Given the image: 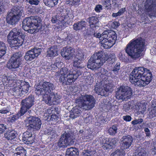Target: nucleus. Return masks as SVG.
Wrapping results in <instances>:
<instances>
[{
  "mask_svg": "<svg viewBox=\"0 0 156 156\" xmlns=\"http://www.w3.org/2000/svg\"><path fill=\"white\" fill-rule=\"evenodd\" d=\"M55 89L54 85L52 83L45 82L37 86L35 92L38 95H43V101L46 104L50 105H55L60 102L61 96L53 92Z\"/></svg>",
  "mask_w": 156,
  "mask_h": 156,
  "instance_id": "1",
  "label": "nucleus"
},
{
  "mask_svg": "<svg viewBox=\"0 0 156 156\" xmlns=\"http://www.w3.org/2000/svg\"><path fill=\"white\" fill-rule=\"evenodd\" d=\"M152 80L150 71L143 67L135 68L129 76L130 82L136 86L143 87L148 84Z\"/></svg>",
  "mask_w": 156,
  "mask_h": 156,
  "instance_id": "2",
  "label": "nucleus"
},
{
  "mask_svg": "<svg viewBox=\"0 0 156 156\" xmlns=\"http://www.w3.org/2000/svg\"><path fill=\"white\" fill-rule=\"evenodd\" d=\"M145 44V40L141 37L135 38L126 45L125 51L132 59L136 60L142 56Z\"/></svg>",
  "mask_w": 156,
  "mask_h": 156,
  "instance_id": "3",
  "label": "nucleus"
},
{
  "mask_svg": "<svg viewBox=\"0 0 156 156\" xmlns=\"http://www.w3.org/2000/svg\"><path fill=\"white\" fill-rule=\"evenodd\" d=\"M81 74L80 70H71L69 71L66 67L64 66L59 69L55 75L60 77L59 80L63 84L69 85L75 81Z\"/></svg>",
  "mask_w": 156,
  "mask_h": 156,
  "instance_id": "4",
  "label": "nucleus"
},
{
  "mask_svg": "<svg viewBox=\"0 0 156 156\" xmlns=\"http://www.w3.org/2000/svg\"><path fill=\"white\" fill-rule=\"evenodd\" d=\"M41 20L39 17L27 18L23 21L22 27L25 31L32 34L38 31L41 28Z\"/></svg>",
  "mask_w": 156,
  "mask_h": 156,
  "instance_id": "5",
  "label": "nucleus"
},
{
  "mask_svg": "<svg viewBox=\"0 0 156 156\" xmlns=\"http://www.w3.org/2000/svg\"><path fill=\"white\" fill-rule=\"evenodd\" d=\"M108 58V55L102 52L95 53L89 60L87 67L92 70L99 68L103 65Z\"/></svg>",
  "mask_w": 156,
  "mask_h": 156,
  "instance_id": "6",
  "label": "nucleus"
},
{
  "mask_svg": "<svg viewBox=\"0 0 156 156\" xmlns=\"http://www.w3.org/2000/svg\"><path fill=\"white\" fill-rule=\"evenodd\" d=\"M101 38V45L104 48L108 49L112 47L117 39V35L112 30L104 31Z\"/></svg>",
  "mask_w": 156,
  "mask_h": 156,
  "instance_id": "7",
  "label": "nucleus"
},
{
  "mask_svg": "<svg viewBox=\"0 0 156 156\" xmlns=\"http://www.w3.org/2000/svg\"><path fill=\"white\" fill-rule=\"evenodd\" d=\"M24 16L23 8L21 6H15L8 14L6 20L9 24L11 25H15L19 20L21 16Z\"/></svg>",
  "mask_w": 156,
  "mask_h": 156,
  "instance_id": "8",
  "label": "nucleus"
},
{
  "mask_svg": "<svg viewBox=\"0 0 156 156\" xmlns=\"http://www.w3.org/2000/svg\"><path fill=\"white\" fill-rule=\"evenodd\" d=\"M104 79L102 80L100 82H98L95 85L94 90L96 93L101 96H107V92L110 90L113 87L112 85L106 80L107 76L104 73H100Z\"/></svg>",
  "mask_w": 156,
  "mask_h": 156,
  "instance_id": "9",
  "label": "nucleus"
},
{
  "mask_svg": "<svg viewBox=\"0 0 156 156\" xmlns=\"http://www.w3.org/2000/svg\"><path fill=\"white\" fill-rule=\"evenodd\" d=\"M21 32L20 30L13 28L7 36V41L11 47H18L22 45L23 38L20 34Z\"/></svg>",
  "mask_w": 156,
  "mask_h": 156,
  "instance_id": "10",
  "label": "nucleus"
},
{
  "mask_svg": "<svg viewBox=\"0 0 156 156\" xmlns=\"http://www.w3.org/2000/svg\"><path fill=\"white\" fill-rule=\"evenodd\" d=\"M95 99L93 96L85 94L76 99V103L82 106L84 110H89L92 108L95 105Z\"/></svg>",
  "mask_w": 156,
  "mask_h": 156,
  "instance_id": "11",
  "label": "nucleus"
},
{
  "mask_svg": "<svg viewBox=\"0 0 156 156\" xmlns=\"http://www.w3.org/2000/svg\"><path fill=\"white\" fill-rule=\"evenodd\" d=\"M22 56L21 53L20 52L13 54L7 64V68L13 71L16 70L22 64V59L21 58Z\"/></svg>",
  "mask_w": 156,
  "mask_h": 156,
  "instance_id": "12",
  "label": "nucleus"
},
{
  "mask_svg": "<svg viewBox=\"0 0 156 156\" xmlns=\"http://www.w3.org/2000/svg\"><path fill=\"white\" fill-rule=\"evenodd\" d=\"M133 93L131 88L128 86H122L117 91L116 98L122 101H126L130 98Z\"/></svg>",
  "mask_w": 156,
  "mask_h": 156,
  "instance_id": "13",
  "label": "nucleus"
},
{
  "mask_svg": "<svg viewBox=\"0 0 156 156\" xmlns=\"http://www.w3.org/2000/svg\"><path fill=\"white\" fill-rule=\"evenodd\" d=\"M28 129L32 131L39 130L41 127V122L38 117L30 116L28 118Z\"/></svg>",
  "mask_w": 156,
  "mask_h": 156,
  "instance_id": "14",
  "label": "nucleus"
},
{
  "mask_svg": "<svg viewBox=\"0 0 156 156\" xmlns=\"http://www.w3.org/2000/svg\"><path fill=\"white\" fill-rule=\"evenodd\" d=\"M34 98L32 95L23 99L21 102L20 110L25 114L28 109H30L34 105Z\"/></svg>",
  "mask_w": 156,
  "mask_h": 156,
  "instance_id": "15",
  "label": "nucleus"
},
{
  "mask_svg": "<svg viewBox=\"0 0 156 156\" xmlns=\"http://www.w3.org/2000/svg\"><path fill=\"white\" fill-rule=\"evenodd\" d=\"M41 49L34 48L28 51L25 54L24 58L26 61H30L37 58L41 53Z\"/></svg>",
  "mask_w": 156,
  "mask_h": 156,
  "instance_id": "16",
  "label": "nucleus"
},
{
  "mask_svg": "<svg viewBox=\"0 0 156 156\" xmlns=\"http://www.w3.org/2000/svg\"><path fill=\"white\" fill-rule=\"evenodd\" d=\"M85 53L83 51L81 50H78L74 58L73 63V66L75 67L79 68L80 65L84 60Z\"/></svg>",
  "mask_w": 156,
  "mask_h": 156,
  "instance_id": "17",
  "label": "nucleus"
},
{
  "mask_svg": "<svg viewBox=\"0 0 156 156\" xmlns=\"http://www.w3.org/2000/svg\"><path fill=\"white\" fill-rule=\"evenodd\" d=\"M72 139L69 133L63 134L58 143V146L60 147H66L71 144Z\"/></svg>",
  "mask_w": 156,
  "mask_h": 156,
  "instance_id": "18",
  "label": "nucleus"
},
{
  "mask_svg": "<svg viewBox=\"0 0 156 156\" xmlns=\"http://www.w3.org/2000/svg\"><path fill=\"white\" fill-rule=\"evenodd\" d=\"M116 143L115 138L109 139L108 138H103L101 142V146L104 150L111 149Z\"/></svg>",
  "mask_w": 156,
  "mask_h": 156,
  "instance_id": "19",
  "label": "nucleus"
},
{
  "mask_svg": "<svg viewBox=\"0 0 156 156\" xmlns=\"http://www.w3.org/2000/svg\"><path fill=\"white\" fill-rule=\"evenodd\" d=\"M62 16L63 18L62 19V24H61V28L70 25L72 22L74 17L72 14L67 13L66 15H65L62 13Z\"/></svg>",
  "mask_w": 156,
  "mask_h": 156,
  "instance_id": "20",
  "label": "nucleus"
},
{
  "mask_svg": "<svg viewBox=\"0 0 156 156\" xmlns=\"http://www.w3.org/2000/svg\"><path fill=\"white\" fill-rule=\"evenodd\" d=\"M74 53V49L71 47L63 48L61 50L62 56L66 59L69 60L71 59Z\"/></svg>",
  "mask_w": 156,
  "mask_h": 156,
  "instance_id": "21",
  "label": "nucleus"
},
{
  "mask_svg": "<svg viewBox=\"0 0 156 156\" xmlns=\"http://www.w3.org/2000/svg\"><path fill=\"white\" fill-rule=\"evenodd\" d=\"M17 135V134L16 131L11 129L6 131L4 134V137L8 140L12 141L14 140Z\"/></svg>",
  "mask_w": 156,
  "mask_h": 156,
  "instance_id": "22",
  "label": "nucleus"
},
{
  "mask_svg": "<svg viewBox=\"0 0 156 156\" xmlns=\"http://www.w3.org/2000/svg\"><path fill=\"white\" fill-rule=\"evenodd\" d=\"M23 139L27 144H31L34 142L33 137L31 132L27 131L23 134Z\"/></svg>",
  "mask_w": 156,
  "mask_h": 156,
  "instance_id": "23",
  "label": "nucleus"
},
{
  "mask_svg": "<svg viewBox=\"0 0 156 156\" xmlns=\"http://www.w3.org/2000/svg\"><path fill=\"white\" fill-rule=\"evenodd\" d=\"M149 117L150 119H152L156 117V102H152L151 108H148Z\"/></svg>",
  "mask_w": 156,
  "mask_h": 156,
  "instance_id": "24",
  "label": "nucleus"
},
{
  "mask_svg": "<svg viewBox=\"0 0 156 156\" xmlns=\"http://www.w3.org/2000/svg\"><path fill=\"white\" fill-rule=\"evenodd\" d=\"M62 16V13H60L58 14L56 16L52 17L51 21L52 23L58 24L59 25V27L61 28V24L63 18Z\"/></svg>",
  "mask_w": 156,
  "mask_h": 156,
  "instance_id": "25",
  "label": "nucleus"
},
{
  "mask_svg": "<svg viewBox=\"0 0 156 156\" xmlns=\"http://www.w3.org/2000/svg\"><path fill=\"white\" fill-rule=\"evenodd\" d=\"M86 25V22L84 21L81 20L74 23L73 26V29L75 30H80L85 27Z\"/></svg>",
  "mask_w": 156,
  "mask_h": 156,
  "instance_id": "26",
  "label": "nucleus"
},
{
  "mask_svg": "<svg viewBox=\"0 0 156 156\" xmlns=\"http://www.w3.org/2000/svg\"><path fill=\"white\" fill-rule=\"evenodd\" d=\"M79 152L76 148L70 147L66 150V156H78Z\"/></svg>",
  "mask_w": 156,
  "mask_h": 156,
  "instance_id": "27",
  "label": "nucleus"
},
{
  "mask_svg": "<svg viewBox=\"0 0 156 156\" xmlns=\"http://www.w3.org/2000/svg\"><path fill=\"white\" fill-rule=\"evenodd\" d=\"M44 133L49 136L51 138H54L56 134L55 129L51 127L46 129L44 131Z\"/></svg>",
  "mask_w": 156,
  "mask_h": 156,
  "instance_id": "28",
  "label": "nucleus"
},
{
  "mask_svg": "<svg viewBox=\"0 0 156 156\" xmlns=\"http://www.w3.org/2000/svg\"><path fill=\"white\" fill-rule=\"evenodd\" d=\"M56 47L53 46L49 48L47 51V55L48 57L55 56L57 55Z\"/></svg>",
  "mask_w": 156,
  "mask_h": 156,
  "instance_id": "29",
  "label": "nucleus"
},
{
  "mask_svg": "<svg viewBox=\"0 0 156 156\" xmlns=\"http://www.w3.org/2000/svg\"><path fill=\"white\" fill-rule=\"evenodd\" d=\"M24 114L20 110L16 114L12 115L9 118V120L12 122H14L18 119L19 117L23 116Z\"/></svg>",
  "mask_w": 156,
  "mask_h": 156,
  "instance_id": "30",
  "label": "nucleus"
},
{
  "mask_svg": "<svg viewBox=\"0 0 156 156\" xmlns=\"http://www.w3.org/2000/svg\"><path fill=\"white\" fill-rule=\"evenodd\" d=\"M16 150L17 152L15 156H26L27 152L23 147H18L16 148Z\"/></svg>",
  "mask_w": 156,
  "mask_h": 156,
  "instance_id": "31",
  "label": "nucleus"
},
{
  "mask_svg": "<svg viewBox=\"0 0 156 156\" xmlns=\"http://www.w3.org/2000/svg\"><path fill=\"white\" fill-rule=\"evenodd\" d=\"M58 0H44L45 5L48 6L52 7L58 3Z\"/></svg>",
  "mask_w": 156,
  "mask_h": 156,
  "instance_id": "32",
  "label": "nucleus"
},
{
  "mask_svg": "<svg viewBox=\"0 0 156 156\" xmlns=\"http://www.w3.org/2000/svg\"><path fill=\"white\" fill-rule=\"evenodd\" d=\"M91 132L88 130H86L84 131L82 139L80 137L79 139L80 140L81 142H83L87 141V140L91 138Z\"/></svg>",
  "mask_w": 156,
  "mask_h": 156,
  "instance_id": "33",
  "label": "nucleus"
},
{
  "mask_svg": "<svg viewBox=\"0 0 156 156\" xmlns=\"http://www.w3.org/2000/svg\"><path fill=\"white\" fill-rule=\"evenodd\" d=\"M6 50L5 44L2 42H0V58L5 54Z\"/></svg>",
  "mask_w": 156,
  "mask_h": 156,
  "instance_id": "34",
  "label": "nucleus"
},
{
  "mask_svg": "<svg viewBox=\"0 0 156 156\" xmlns=\"http://www.w3.org/2000/svg\"><path fill=\"white\" fill-rule=\"evenodd\" d=\"M133 102L128 101L124 104L123 105V109L126 112H128L130 109L133 107Z\"/></svg>",
  "mask_w": 156,
  "mask_h": 156,
  "instance_id": "35",
  "label": "nucleus"
},
{
  "mask_svg": "<svg viewBox=\"0 0 156 156\" xmlns=\"http://www.w3.org/2000/svg\"><path fill=\"white\" fill-rule=\"evenodd\" d=\"M148 155V153L144 149L140 148L137 152H136L133 156H147Z\"/></svg>",
  "mask_w": 156,
  "mask_h": 156,
  "instance_id": "36",
  "label": "nucleus"
},
{
  "mask_svg": "<svg viewBox=\"0 0 156 156\" xmlns=\"http://www.w3.org/2000/svg\"><path fill=\"white\" fill-rule=\"evenodd\" d=\"M76 106L73 108L71 110L73 111V112H75V113H76L77 115L79 116L83 110L84 109L82 108V106H79L78 103H76Z\"/></svg>",
  "mask_w": 156,
  "mask_h": 156,
  "instance_id": "37",
  "label": "nucleus"
},
{
  "mask_svg": "<svg viewBox=\"0 0 156 156\" xmlns=\"http://www.w3.org/2000/svg\"><path fill=\"white\" fill-rule=\"evenodd\" d=\"M21 86L22 93H23V95L27 93L28 91L29 87V85L28 84V83L25 82L23 85L21 83Z\"/></svg>",
  "mask_w": 156,
  "mask_h": 156,
  "instance_id": "38",
  "label": "nucleus"
},
{
  "mask_svg": "<svg viewBox=\"0 0 156 156\" xmlns=\"http://www.w3.org/2000/svg\"><path fill=\"white\" fill-rule=\"evenodd\" d=\"M13 95L16 96H22L23 95L22 93L20 87H14L13 89Z\"/></svg>",
  "mask_w": 156,
  "mask_h": 156,
  "instance_id": "39",
  "label": "nucleus"
},
{
  "mask_svg": "<svg viewBox=\"0 0 156 156\" xmlns=\"http://www.w3.org/2000/svg\"><path fill=\"white\" fill-rule=\"evenodd\" d=\"M117 126L116 125H113L111 127L109 128L108 130V133L111 135H114L116 133L117 130Z\"/></svg>",
  "mask_w": 156,
  "mask_h": 156,
  "instance_id": "40",
  "label": "nucleus"
},
{
  "mask_svg": "<svg viewBox=\"0 0 156 156\" xmlns=\"http://www.w3.org/2000/svg\"><path fill=\"white\" fill-rule=\"evenodd\" d=\"M125 152L124 150H117L115 151L110 156H124Z\"/></svg>",
  "mask_w": 156,
  "mask_h": 156,
  "instance_id": "41",
  "label": "nucleus"
},
{
  "mask_svg": "<svg viewBox=\"0 0 156 156\" xmlns=\"http://www.w3.org/2000/svg\"><path fill=\"white\" fill-rule=\"evenodd\" d=\"M6 3V2H5V0H0V16L4 12L5 7Z\"/></svg>",
  "mask_w": 156,
  "mask_h": 156,
  "instance_id": "42",
  "label": "nucleus"
},
{
  "mask_svg": "<svg viewBox=\"0 0 156 156\" xmlns=\"http://www.w3.org/2000/svg\"><path fill=\"white\" fill-rule=\"evenodd\" d=\"M89 22L90 25L91 26V25H93L96 24L99 21V20L96 16H92L89 18Z\"/></svg>",
  "mask_w": 156,
  "mask_h": 156,
  "instance_id": "43",
  "label": "nucleus"
},
{
  "mask_svg": "<svg viewBox=\"0 0 156 156\" xmlns=\"http://www.w3.org/2000/svg\"><path fill=\"white\" fill-rule=\"evenodd\" d=\"M121 141L133 143V138L131 136H123L121 139Z\"/></svg>",
  "mask_w": 156,
  "mask_h": 156,
  "instance_id": "44",
  "label": "nucleus"
},
{
  "mask_svg": "<svg viewBox=\"0 0 156 156\" xmlns=\"http://www.w3.org/2000/svg\"><path fill=\"white\" fill-rule=\"evenodd\" d=\"M11 111V107L10 105L2 108L0 110V113L2 114H6L9 113Z\"/></svg>",
  "mask_w": 156,
  "mask_h": 156,
  "instance_id": "45",
  "label": "nucleus"
},
{
  "mask_svg": "<svg viewBox=\"0 0 156 156\" xmlns=\"http://www.w3.org/2000/svg\"><path fill=\"white\" fill-rule=\"evenodd\" d=\"M92 116L90 114H87L86 117L84 118V121L86 124H90L92 121Z\"/></svg>",
  "mask_w": 156,
  "mask_h": 156,
  "instance_id": "46",
  "label": "nucleus"
},
{
  "mask_svg": "<svg viewBox=\"0 0 156 156\" xmlns=\"http://www.w3.org/2000/svg\"><path fill=\"white\" fill-rule=\"evenodd\" d=\"M108 25L110 28L116 29L120 25V24L117 22L110 21Z\"/></svg>",
  "mask_w": 156,
  "mask_h": 156,
  "instance_id": "47",
  "label": "nucleus"
},
{
  "mask_svg": "<svg viewBox=\"0 0 156 156\" xmlns=\"http://www.w3.org/2000/svg\"><path fill=\"white\" fill-rule=\"evenodd\" d=\"M63 63L62 62H56L53 64H52L51 66V70H54L58 69L60 68L63 65Z\"/></svg>",
  "mask_w": 156,
  "mask_h": 156,
  "instance_id": "48",
  "label": "nucleus"
},
{
  "mask_svg": "<svg viewBox=\"0 0 156 156\" xmlns=\"http://www.w3.org/2000/svg\"><path fill=\"white\" fill-rule=\"evenodd\" d=\"M121 148L122 149H126L129 148L132 145V143L122 141Z\"/></svg>",
  "mask_w": 156,
  "mask_h": 156,
  "instance_id": "49",
  "label": "nucleus"
},
{
  "mask_svg": "<svg viewBox=\"0 0 156 156\" xmlns=\"http://www.w3.org/2000/svg\"><path fill=\"white\" fill-rule=\"evenodd\" d=\"M121 148L122 149H126L129 148L132 145V143L122 141Z\"/></svg>",
  "mask_w": 156,
  "mask_h": 156,
  "instance_id": "50",
  "label": "nucleus"
},
{
  "mask_svg": "<svg viewBox=\"0 0 156 156\" xmlns=\"http://www.w3.org/2000/svg\"><path fill=\"white\" fill-rule=\"evenodd\" d=\"M111 103L109 101L106 102L104 104L102 108L105 111H109L111 109Z\"/></svg>",
  "mask_w": 156,
  "mask_h": 156,
  "instance_id": "51",
  "label": "nucleus"
},
{
  "mask_svg": "<svg viewBox=\"0 0 156 156\" xmlns=\"http://www.w3.org/2000/svg\"><path fill=\"white\" fill-rule=\"evenodd\" d=\"M102 4L103 6L105 7H110L111 5L110 0H104L102 2Z\"/></svg>",
  "mask_w": 156,
  "mask_h": 156,
  "instance_id": "52",
  "label": "nucleus"
},
{
  "mask_svg": "<svg viewBox=\"0 0 156 156\" xmlns=\"http://www.w3.org/2000/svg\"><path fill=\"white\" fill-rule=\"evenodd\" d=\"M120 63L119 62L117 63L115 66L113 71L114 73L117 74L118 72L119 71L120 69Z\"/></svg>",
  "mask_w": 156,
  "mask_h": 156,
  "instance_id": "53",
  "label": "nucleus"
},
{
  "mask_svg": "<svg viewBox=\"0 0 156 156\" xmlns=\"http://www.w3.org/2000/svg\"><path fill=\"white\" fill-rule=\"evenodd\" d=\"M6 129V125L0 124V134H2Z\"/></svg>",
  "mask_w": 156,
  "mask_h": 156,
  "instance_id": "54",
  "label": "nucleus"
},
{
  "mask_svg": "<svg viewBox=\"0 0 156 156\" xmlns=\"http://www.w3.org/2000/svg\"><path fill=\"white\" fill-rule=\"evenodd\" d=\"M119 59L122 61H125L126 58H127L124 54L122 53H119Z\"/></svg>",
  "mask_w": 156,
  "mask_h": 156,
  "instance_id": "55",
  "label": "nucleus"
},
{
  "mask_svg": "<svg viewBox=\"0 0 156 156\" xmlns=\"http://www.w3.org/2000/svg\"><path fill=\"white\" fill-rule=\"evenodd\" d=\"M76 113H75V112H73V111H72V110H71L70 112L69 117L72 119H74L79 116Z\"/></svg>",
  "mask_w": 156,
  "mask_h": 156,
  "instance_id": "56",
  "label": "nucleus"
},
{
  "mask_svg": "<svg viewBox=\"0 0 156 156\" xmlns=\"http://www.w3.org/2000/svg\"><path fill=\"white\" fill-rule=\"evenodd\" d=\"M1 79L2 82L3 83H8L10 81L8 76H3Z\"/></svg>",
  "mask_w": 156,
  "mask_h": 156,
  "instance_id": "57",
  "label": "nucleus"
},
{
  "mask_svg": "<svg viewBox=\"0 0 156 156\" xmlns=\"http://www.w3.org/2000/svg\"><path fill=\"white\" fill-rule=\"evenodd\" d=\"M143 119H136L135 120L131 122L132 124L135 125L138 124H140L142 122Z\"/></svg>",
  "mask_w": 156,
  "mask_h": 156,
  "instance_id": "58",
  "label": "nucleus"
},
{
  "mask_svg": "<svg viewBox=\"0 0 156 156\" xmlns=\"http://www.w3.org/2000/svg\"><path fill=\"white\" fill-rule=\"evenodd\" d=\"M102 9V6L100 5H98L96 6L94 10L97 12H99Z\"/></svg>",
  "mask_w": 156,
  "mask_h": 156,
  "instance_id": "59",
  "label": "nucleus"
},
{
  "mask_svg": "<svg viewBox=\"0 0 156 156\" xmlns=\"http://www.w3.org/2000/svg\"><path fill=\"white\" fill-rule=\"evenodd\" d=\"M67 2H69L67 4H70L71 5L77 4L80 0H66Z\"/></svg>",
  "mask_w": 156,
  "mask_h": 156,
  "instance_id": "60",
  "label": "nucleus"
},
{
  "mask_svg": "<svg viewBox=\"0 0 156 156\" xmlns=\"http://www.w3.org/2000/svg\"><path fill=\"white\" fill-rule=\"evenodd\" d=\"M29 2L31 5H37L39 4V1L38 0H29Z\"/></svg>",
  "mask_w": 156,
  "mask_h": 156,
  "instance_id": "61",
  "label": "nucleus"
},
{
  "mask_svg": "<svg viewBox=\"0 0 156 156\" xmlns=\"http://www.w3.org/2000/svg\"><path fill=\"white\" fill-rule=\"evenodd\" d=\"M16 75L14 73H12L8 76L10 81L15 80L16 78Z\"/></svg>",
  "mask_w": 156,
  "mask_h": 156,
  "instance_id": "62",
  "label": "nucleus"
},
{
  "mask_svg": "<svg viewBox=\"0 0 156 156\" xmlns=\"http://www.w3.org/2000/svg\"><path fill=\"white\" fill-rule=\"evenodd\" d=\"M58 117L55 114H52L51 116L50 120L51 121H57L58 120Z\"/></svg>",
  "mask_w": 156,
  "mask_h": 156,
  "instance_id": "63",
  "label": "nucleus"
},
{
  "mask_svg": "<svg viewBox=\"0 0 156 156\" xmlns=\"http://www.w3.org/2000/svg\"><path fill=\"white\" fill-rule=\"evenodd\" d=\"M81 156H94L91 151L89 152H86L85 153L82 154Z\"/></svg>",
  "mask_w": 156,
  "mask_h": 156,
  "instance_id": "64",
  "label": "nucleus"
}]
</instances>
